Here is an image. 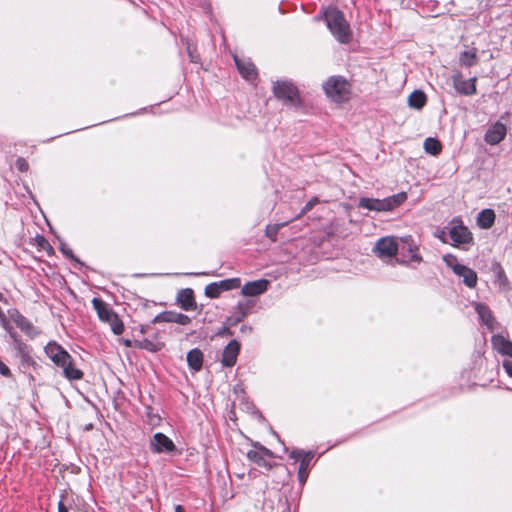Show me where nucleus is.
Wrapping results in <instances>:
<instances>
[{
  "label": "nucleus",
  "instance_id": "nucleus-1",
  "mask_svg": "<svg viewBox=\"0 0 512 512\" xmlns=\"http://www.w3.org/2000/svg\"><path fill=\"white\" fill-rule=\"evenodd\" d=\"M324 18L331 34L340 43H349L352 39V32L344 14L337 8H328L324 12Z\"/></svg>",
  "mask_w": 512,
  "mask_h": 512
},
{
  "label": "nucleus",
  "instance_id": "nucleus-2",
  "mask_svg": "<svg viewBox=\"0 0 512 512\" xmlns=\"http://www.w3.org/2000/svg\"><path fill=\"white\" fill-rule=\"evenodd\" d=\"M407 199L405 192H400L384 199L360 198L358 206L370 211L386 212L392 211L403 204Z\"/></svg>",
  "mask_w": 512,
  "mask_h": 512
},
{
  "label": "nucleus",
  "instance_id": "nucleus-3",
  "mask_svg": "<svg viewBox=\"0 0 512 512\" xmlns=\"http://www.w3.org/2000/svg\"><path fill=\"white\" fill-rule=\"evenodd\" d=\"M273 94L284 105L300 107L301 99L298 88L288 80H277L273 83Z\"/></svg>",
  "mask_w": 512,
  "mask_h": 512
},
{
  "label": "nucleus",
  "instance_id": "nucleus-4",
  "mask_svg": "<svg viewBox=\"0 0 512 512\" xmlns=\"http://www.w3.org/2000/svg\"><path fill=\"white\" fill-rule=\"evenodd\" d=\"M448 234L450 238V244L453 246H460L470 244L473 240L472 233L469 229L463 225L460 220L453 219L449 225L441 231L439 238L442 242L447 243L445 235Z\"/></svg>",
  "mask_w": 512,
  "mask_h": 512
},
{
  "label": "nucleus",
  "instance_id": "nucleus-5",
  "mask_svg": "<svg viewBox=\"0 0 512 512\" xmlns=\"http://www.w3.org/2000/svg\"><path fill=\"white\" fill-rule=\"evenodd\" d=\"M92 304L100 320L108 323L114 334L120 335L124 331L122 321L118 315L100 298H93Z\"/></svg>",
  "mask_w": 512,
  "mask_h": 512
},
{
  "label": "nucleus",
  "instance_id": "nucleus-6",
  "mask_svg": "<svg viewBox=\"0 0 512 512\" xmlns=\"http://www.w3.org/2000/svg\"><path fill=\"white\" fill-rule=\"evenodd\" d=\"M323 89L331 100L341 103L348 99L350 85L344 78L332 76L323 84Z\"/></svg>",
  "mask_w": 512,
  "mask_h": 512
},
{
  "label": "nucleus",
  "instance_id": "nucleus-7",
  "mask_svg": "<svg viewBox=\"0 0 512 512\" xmlns=\"http://www.w3.org/2000/svg\"><path fill=\"white\" fill-rule=\"evenodd\" d=\"M290 457L295 461L300 462L298 468V480L301 484H304L308 478V470L314 457V453L312 451L293 450Z\"/></svg>",
  "mask_w": 512,
  "mask_h": 512
},
{
  "label": "nucleus",
  "instance_id": "nucleus-8",
  "mask_svg": "<svg viewBox=\"0 0 512 512\" xmlns=\"http://www.w3.org/2000/svg\"><path fill=\"white\" fill-rule=\"evenodd\" d=\"M373 251L380 258H391L398 252V244L394 237H382L380 238Z\"/></svg>",
  "mask_w": 512,
  "mask_h": 512
},
{
  "label": "nucleus",
  "instance_id": "nucleus-9",
  "mask_svg": "<svg viewBox=\"0 0 512 512\" xmlns=\"http://www.w3.org/2000/svg\"><path fill=\"white\" fill-rule=\"evenodd\" d=\"M150 449L153 453H173L176 451L174 442L163 433H155L150 440Z\"/></svg>",
  "mask_w": 512,
  "mask_h": 512
},
{
  "label": "nucleus",
  "instance_id": "nucleus-10",
  "mask_svg": "<svg viewBox=\"0 0 512 512\" xmlns=\"http://www.w3.org/2000/svg\"><path fill=\"white\" fill-rule=\"evenodd\" d=\"M44 351L47 357L58 367L66 365L71 356L62 346L54 341L49 342L45 346Z\"/></svg>",
  "mask_w": 512,
  "mask_h": 512
},
{
  "label": "nucleus",
  "instance_id": "nucleus-11",
  "mask_svg": "<svg viewBox=\"0 0 512 512\" xmlns=\"http://www.w3.org/2000/svg\"><path fill=\"white\" fill-rule=\"evenodd\" d=\"M236 67L241 76L249 82L257 78V70L253 62L248 58H241L237 55L233 56Z\"/></svg>",
  "mask_w": 512,
  "mask_h": 512
},
{
  "label": "nucleus",
  "instance_id": "nucleus-12",
  "mask_svg": "<svg viewBox=\"0 0 512 512\" xmlns=\"http://www.w3.org/2000/svg\"><path fill=\"white\" fill-rule=\"evenodd\" d=\"M254 446L258 449L248 451L247 452L248 459L251 460L252 462L256 463L260 467L270 469L271 464L268 462L267 457H272L273 453L269 449L265 448L264 446H261L258 444H255Z\"/></svg>",
  "mask_w": 512,
  "mask_h": 512
},
{
  "label": "nucleus",
  "instance_id": "nucleus-13",
  "mask_svg": "<svg viewBox=\"0 0 512 512\" xmlns=\"http://www.w3.org/2000/svg\"><path fill=\"white\" fill-rule=\"evenodd\" d=\"M240 352V344L237 340H231L223 349L221 363L224 367H232L237 362Z\"/></svg>",
  "mask_w": 512,
  "mask_h": 512
},
{
  "label": "nucleus",
  "instance_id": "nucleus-14",
  "mask_svg": "<svg viewBox=\"0 0 512 512\" xmlns=\"http://www.w3.org/2000/svg\"><path fill=\"white\" fill-rule=\"evenodd\" d=\"M475 82H476V78H470L468 80H464V79H462V77L459 73L453 75L454 88L456 89V91L458 93L463 94V95L469 96V95H473L476 93Z\"/></svg>",
  "mask_w": 512,
  "mask_h": 512
},
{
  "label": "nucleus",
  "instance_id": "nucleus-15",
  "mask_svg": "<svg viewBox=\"0 0 512 512\" xmlns=\"http://www.w3.org/2000/svg\"><path fill=\"white\" fill-rule=\"evenodd\" d=\"M506 136V126L500 122L492 125L485 134V141L490 145L500 143Z\"/></svg>",
  "mask_w": 512,
  "mask_h": 512
},
{
  "label": "nucleus",
  "instance_id": "nucleus-16",
  "mask_svg": "<svg viewBox=\"0 0 512 512\" xmlns=\"http://www.w3.org/2000/svg\"><path fill=\"white\" fill-rule=\"evenodd\" d=\"M268 285L269 282L266 279L248 282L242 287L241 293L244 296H258L267 291Z\"/></svg>",
  "mask_w": 512,
  "mask_h": 512
},
{
  "label": "nucleus",
  "instance_id": "nucleus-17",
  "mask_svg": "<svg viewBox=\"0 0 512 512\" xmlns=\"http://www.w3.org/2000/svg\"><path fill=\"white\" fill-rule=\"evenodd\" d=\"M177 301L180 307L185 311H193L197 308L194 292L190 288L180 290L177 295Z\"/></svg>",
  "mask_w": 512,
  "mask_h": 512
},
{
  "label": "nucleus",
  "instance_id": "nucleus-18",
  "mask_svg": "<svg viewBox=\"0 0 512 512\" xmlns=\"http://www.w3.org/2000/svg\"><path fill=\"white\" fill-rule=\"evenodd\" d=\"M170 322L177 323L180 325H188L191 322V318L188 315L176 312H164L162 314L157 315L154 318V322Z\"/></svg>",
  "mask_w": 512,
  "mask_h": 512
},
{
  "label": "nucleus",
  "instance_id": "nucleus-19",
  "mask_svg": "<svg viewBox=\"0 0 512 512\" xmlns=\"http://www.w3.org/2000/svg\"><path fill=\"white\" fill-rule=\"evenodd\" d=\"M17 356L20 358V366L23 369L29 368L35 364L31 356V348L25 343L15 349Z\"/></svg>",
  "mask_w": 512,
  "mask_h": 512
},
{
  "label": "nucleus",
  "instance_id": "nucleus-20",
  "mask_svg": "<svg viewBox=\"0 0 512 512\" xmlns=\"http://www.w3.org/2000/svg\"><path fill=\"white\" fill-rule=\"evenodd\" d=\"M188 366L194 370L199 371L203 365V353L201 350L195 348L187 353Z\"/></svg>",
  "mask_w": 512,
  "mask_h": 512
},
{
  "label": "nucleus",
  "instance_id": "nucleus-21",
  "mask_svg": "<svg viewBox=\"0 0 512 512\" xmlns=\"http://www.w3.org/2000/svg\"><path fill=\"white\" fill-rule=\"evenodd\" d=\"M495 221V213L492 209L482 210L477 217V224L482 229H489Z\"/></svg>",
  "mask_w": 512,
  "mask_h": 512
},
{
  "label": "nucleus",
  "instance_id": "nucleus-22",
  "mask_svg": "<svg viewBox=\"0 0 512 512\" xmlns=\"http://www.w3.org/2000/svg\"><path fill=\"white\" fill-rule=\"evenodd\" d=\"M66 365L61 366L64 376L69 380H79L83 377V372L76 368L73 364V359L70 356Z\"/></svg>",
  "mask_w": 512,
  "mask_h": 512
},
{
  "label": "nucleus",
  "instance_id": "nucleus-23",
  "mask_svg": "<svg viewBox=\"0 0 512 512\" xmlns=\"http://www.w3.org/2000/svg\"><path fill=\"white\" fill-rule=\"evenodd\" d=\"M456 275L462 277L463 283L469 288H474L477 284L476 272L467 266L461 268V271L456 272Z\"/></svg>",
  "mask_w": 512,
  "mask_h": 512
},
{
  "label": "nucleus",
  "instance_id": "nucleus-24",
  "mask_svg": "<svg viewBox=\"0 0 512 512\" xmlns=\"http://www.w3.org/2000/svg\"><path fill=\"white\" fill-rule=\"evenodd\" d=\"M427 97L424 92L420 90L413 91L408 97V104L415 109H421L426 104Z\"/></svg>",
  "mask_w": 512,
  "mask_h": 512
},
{
  "label": "nucleus",
  "instance_id": "nucleus-25",
  "mask_svg": "<svg viewBox=\"0 0 512 512\" xmlns=\"http://www.w3.org/2000/svg\"><path fill=\"white\" fill-rule=\"evenodd\" d=\"M16 326L31 339L35 338L39 334L36 327L25 316H23Z\"/></svg>",
  "mask_w": 512,
  "mask_h": 512
},
{
  "label": "nucleus",
  "instance_id": "nucleus-26",
  "mask_svg": "<svg viewBox=\"0 0 512 512\" xmlns=\"http://www.w3.org/2000/svg\"><path fill=\"white\" fill-rule=\"evenodd\" d=\"M220 292L237 289L241 286V280L239 278H230L215 282Z\"/></svg>",
  "mask_w": 512,
  "mask_h": 512
},
{
  "label": "nucleus",
  "instance_id": "nucleus-27",
  "mask_svg": "<svg viewBox=\"0 0 512 512\" xmlns=\"http://www.w3.org/2000/svg\"><path fill=\"white\" fill-rule=\"evenodd\" d=\"M477 50L472 48L465 50L460 54L459 61L462 65L471 67L476 62Z\"/></svg>",
  "mask_w": 512,
  "mask_h": 512
},
{
  "label": "nucleus",
  "instance_id": "nucleus-28",
  "mask_svg": "<svg viewBox=\"0 0 512 512\" xmlns=\"http://www.w3.org/2000/svg\"><path fill=\"white\" fill-rule=\"evenodd\" d=\"M441 149H442V146H441V143L439 142V140H437L435 138H431V137L425 139L424 150L427 153H429L433 156H436L441 152Z\"/></svg>",
  "mask_w": 512,
  "mask_h": 512
},
{
  "label": "nucleus",
  "instance_id": "nucleus-29",
  "mask_svg": "<svg viewBox=\"0 0 512 512\" xmlns=\"http://www.w3.org/2000/svg\"><path fill=\"white\" fill-rule=\"evenodd\" d=\"M494 344L497 350L503 354L512 358V342L504 338L495 339Z\"/></svg>",
  "mask_w": 512,
  "mask_h": 512
},
{
  "label": "nucleus",
  "instance_id": "nucleus-30",
  "mask_svg": "<svg viewBox=\"0 0 512 512\" xmlns=\"http://www.w3.org/2000/svg\"><path fill=\"white\" fill-rule=\"evenodd\" d=\"M404 243L407 245V251L409 253V261L420 262L422 260L421 256L418 254V247L411 240V237H406L403 239Z\"/></svg>",
  "mask_w": 512,
  "mask_h": 512
},
{
  "label": "nucleus",
  "instance_id": "nucleus-31",
  "mask_svg": "<svg viewBox=\"0 0 512 512\" xmlns=\"http://www.w3.org/2000/svg\"><path fill=\"white\" fill-rule=\"evenodd\" d=\"M2 328L8 333L11 341H12V344H13V347H14V350L20 346H22L23 344H25L22 339L20 338V336L18 335V333L14 330V328L10 325L9 321H6V325L5 326H2Z\"/></svg>",
  "mask_w": 512,
  "mask_h": 512
},
{
  "label": "nucleus",
  "instance_id": "nucleus-32",
  "mask_svg": "<svg viewBox=\"0 0 512 512\" xmlns=\"http://www.w3.org/2000/svg\"><path fill=\"white\" fill-rule=\"evenodd\" d=\"M475 309L483 323L489 325L492 322L491 311L486 305L476 304Z\"/></svg>",
  "mask_w": 512,
  "mask_h": 512
},
{
  "label": "nucleus",
  "instance_id": "nucleus-33",
  "mask_svg": "<svg viewBox=\"0 0 512 512\" xmlns=\"http://www.w3.org/2000/svg\"><path fill=\"white\" fill-rule=\"evenodd\" d=\"M443 261L449 267L452 269V271L456 274V272L461 271V268H463L465 265H462L458 262V259L455 255L452 254H446L443 257Z\"/></svg>",
  "mask_w": 512,
  "mask_h": 512
},
{
  "label": "nucleus",
  "instance_id": "nucleus-34",
  "mask_svg": "<svg viewBox=\"0 0 512 512\" xmlns=\"http://www.w3.org/2000/svg\"><path fill=\"white\" fill-rule=\"evenodd\" d=\"M288 223L289 221H285L283 223L268 225L265 229V235L272 241H276L279 230Z\"/></svg>",
  "mask_w": 512,
  "mask_h": 512
},
{
  "label": "nucleus",
  "instance_id": "nucleus-35",
  "mask_svg": "<svg viewBox=\"0 0 512 512\" xmlns=\"http://www.w3.org/2000/svg\"><path fill=\"white\" fill-rule=\"evenodd\" d=\"M164 346L163 343L161 342H153V341H150L148 339H144L141 343H140V347L143 348V349H146L148 351H151V352H157L159 350L162 349V347Z\"/></svg>",
  "mask_w": 512,
  "mask_h": 512
},
{
  "label": "nucleus",
  "instance_id": "nucleus-36",
  "mask_svg": "<svg viewBox=\"0 0 512 512\" xmlns=\"http://www.w3.org/2000/svg\"><path fill=\"white\" fill-rule=\"evenodd\" d=\"M237 308L239 312L227 319L229 325H236L237 323L242 321L247 315V312L242 307V305L239 304Z\"/></svg>",
  "mask_w": 512,
  "mask_h": 512
},
{
  "label": "nucleus",
  "instance_id": "nucleus-37",
  "mask_svg": "<svg viewBox=\"0 0 512 512\" xmlns=\"http://www.w3.org/2000/svg\"><path fill=\"white\" fill-rule=\"evenodd\" d=\"M221 292L220 290L218 289L216 283H210L208 284L206 287H205V295L208 297V298H211V299H215V298H218L220 296Z\"/></svg>",
  "mask_w": 512,
  "mask_h": 512
},
{
  "label": "nucleus",
  "instance_id": "nucleus-38",
  "mask_svg": "<svg viewBox=\"0 0 512 512\" xmlns=\"http://www.w3.org/2000/svg\"><path fill=\"white\" fill-rule=\"evenodd\" d=\"M318 203V198H312L310 201L306 203V205L301 209L300 213L294 218L298 219L307 212H309L316 204Z\"/></svg>",
  "mask_w": 512,
  "mask_h": 512
},
{
  "label": "nucleus",
  "instance_id": "nucleus-39",
  "mask_svg": "<svg viewBox=\"0 0 512 512\" xmlns=\"http://www.w3.org/2000/svg\"><path fill=\"white\" fill-rule=\"evenodd\" d=\"M9 318L17 325V323L23 318L24 315L20 313L18 309H9L7 311Z\"/></svg>",
  "mask_w": 512,
  "mask_h": 512
},
{
  "label": "nucleus",
  "instance_id": "nucleus-40",
  "mask_svg": "<svg viewBox=\"0 0 512 512\" xmlns=\"http://www.w3.org/2000/svg\"><path fill=\"white\" fill-rule=\"evenodd\" d=\"M15 166L20 172H26L29 168V164L24 158H18L15 162Z\"/></svg>",
  "mask_w": 512,
  "mask_h": 512
},
{
  "label": "nucleus",
  "instance_id": "nucleus-41",
  "mask_svg": "<svg viewBox=\"0 0 512 512\" xmlns=\"http://www.w3.org/2000/svg\"><path fill=\"white\" fill-rule=\"evenodd\" d=\"M60 250L66 257L75 259L72 250L65 243H61Z\"/></svg>",
  "mask_w": 512,
  "mask_h": 512
},
{
  "label": "nucleus",
  "instance_id": "nucleus-42",
  "mask_svg": "<svg viewBox=\"0 0 512 512\" xmlns=\"http://www.w3.org/2000/svg\"><path fill=\"white\" fill-rule=\"evenodd\" d=\"M502 366L505 370V372L510 376L512 377V360L510 359H505L503 360L502 362Z\"/></svg>",
  "mask_w": 512,
  "mask_h": 512
},
{
  "label": "nucleus",
  "instance_id": "nucleus-43",
  "mask_svg": "<svg viewBox=\"0 0 512 512\" xmlns=\"http://www.w3.org/2000/svg\"><path fill=\"white\" fill-rule=\"evenodd\" d=\"M219 336H231L233 335L232 331L228 326H223L217 333Z\"/></svg>",
  "mask_w": 512,
  "mask_h": 512
},
{
  "label": "nucleus",
  "instance_id": "nucleus-44",
  "mask_svg": "<svg viewBox=\"0 0 512 512\" xmlns=\"http://www.w3.org/2000/svg\"><path fill=\"white\" fill-rule=\"evenodd\" d=\"M149 416V422L150 424H156L157 422H159L160 420V417L158 415H151L150 413L148 414Z\"/></svg>",
  "mask_w": 512,
  "mask_h": 512
},
{
  "label": "nucleus",
  "instance_id": "nucleus-45",
  "mask_svg": "<svg viewBox=\"0 0 512 512\" xmlns=\"http://www.w3.org/2000/svg\"><path fill=\"white\" fill-rule=\"evenodd\" d=\"M187 50H188V54H189L190 60H191L192 62H195V63H196V62L198 61V60H197V58H198V57H197V56H195V54H193V53L191 52V50H190V47H189V46H188Z\"/></svg>",
  "mask_w": 512,
  "mask_h": 512
},
{
  "label": "nucleus",
  "instance_id": "nucleus-46",
  "mask_svg": "<svg viewBox=\"0 0 512 512\" xmlns=\"http://www.w3.org/2000/svg\"><path fill=\"white\" fill-rule=\"evenodd\" d=\"M58 512H68V509L66 508L62 501L58 503Z\"/></svg>",
  "mask_w": 512,
  "mask_h": 512
},
{
  "label": "nucleus",
  "instance_id": "nucleus-47",
  "mask_svg": "<svg viewBox=\"0 0 512 512\" xmlns=\"http://www.w3.org/2000/svg\"><path fill=\"white\" fill-rule=\"evenodd\" d=\"M251 331H252V328L250 326L242 325L241 332H243V333H250Z\"/></svg>",
  "mask_w": 512,
  "mask_h": 512
},
{
  "label": "nucleus",
  "instance_id": "nucleus-48",
  "mask_svg": "<svg viewBox=\"0 0 512 512\" xmlns=\"http://www.w3.org/2000/svg\"><path fill=\"white\" fill-rule=\"evenodd\" d=\"M175 512H184V508L181 505L175 507Z\"/></svg>",
  "mask_w": 512,
  "mask_h": 512
},
{
  "label": "nucleus",
  "instance_id": "nucleus-49",
  "mask_svg": "<svg viewBox=\"0 0 512 512\" xmlns=\"http://www.w3.org/2000/svg\"><path fill=\"white\" fill-rule=\"evenodd\" d=\"M125 345L129 347V346H131V342L129 340H126Z\"/></svg>",
  "mask_w": 512,
  "mask_h": 512
},
{
  "label": "nucleus",
  "instance_id": "nucleus-50",
  "mask_svg": "<svg viewBox=\"0 0 512 512\" xmlns=\"http://www.w3.org/2000/svg\"><path fill=\"white\" fill-rule=\"evenodd\" d=\"M3 298V294L0 292V300H2Z\"/></svg>",
  "mask_w": 512,
  "mask_h": 512
}]
</instances>
